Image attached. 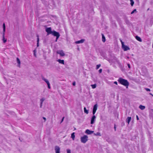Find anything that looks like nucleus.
<instances>
[{
  "label": "nucleus",
  "mask_w": 153,
  "mask_h": 153,
  "mask_svg": "<svg viewBox=\"0 0 153 153\" xmlns=\"http://www.w3.org/2000/svg\"><path fill=\"white\" fill-rule=\"evenodd\" d=\"M57 53L60 54V56H65V53L62 50H59L57 51Z\"/></svg>",
  "instance_id": "nucleus-6"
},
{
  "label": "nucleus",
  "mask_w": 153,
  "mask_h": 153,
  "mask_svg": "<svg viewBox=\"0 0 153 153\" xmlns=\"http://www.w3.org/2000/svg\"><path fill=\"white\" fill-rule=\"evenodd\" d=\"M146 90L147 91H150V90L149 89V88H145Z\"/></svg>",
  "instance_id": "nucleus-32"
},
{
  "label": "nucleus",
  "mask_w": 153,
  "mask_h": 153,
  "mask_svg": "<svg viewBox=\"0 0 153 153\" xmlns=\"http://www.w3.org/2000/svg\"><path fill=\"white\" fill-rule=\"evenodd\" d=\"M101 66V65L100 64L97 65L96 66V69L97 70Z\"/></svg>",
  "instance_id": "nucleus-27"
},
{
  "label": "nucleus",
  "mask_w": 153,
  "mask_h": 153,
  "mask_svg": "<svg viewBox=\"0 0 153 153\" xmlns=\"http://www.w3.org/2000/svg\"><path fill=\"white\" fill-rule=\"evenodd\" d=\"M36 36L37 37V46L38 47L39 46V35L38 34Z\"/></svg>",
  "instance_id": "nucleus-19"
},
{
  "label": "nucleus",
  "mask_w": 153,
  "mask_h": 153,
  "mask_svg": "<svg viewBox=\"0 0 153 153\" xmlns=\"http://www.w3.org/2000/svg\"><path fill=\"white\" fill-rule=\"evenodd\" d=\"M102 69H100L99 70V72L100 73H101L102 72Z\"/></svg>",
  "instance_id": "nucleus-31"
},
{
  "label": "nucleus",
  "mask_w": 153,
  "mask_h": 153,
  "mask_svg": "<svg viewBox=\"0 0 153 153\" xmlns=\"http://www.w3.org/2000/svg\"><path fill=\"white\" fill-rule=\"evenodd\" d=\"M73 85L74 86L75 85V82H73Z\"/></svg>",
  "instance_id": "nucleus-42"
},
{
  "label": "nucleus",
  "mask_w": 153,
  "mask_h": 153,
  "mask_svg": "<svg viewBox=\"0 0 153 153\" xmlns=\"http://www.w3.org/2000/svg\"><path fill=\"white\" fill-rule=\"evenodd\" d=\"M52 34L55 36H56L57 38V39H58L60 36V35L59 33L57 32L54 30L53 31V32Z\"/></svg>",
  "instance_id": "nucleus-3"
},
{
  "label": "nucleus",
  "mask_w": 153,
  "mask_h": 153,
  "mask_svg": "<svg viewBox=\"0 0 153 153\" xmlns=\"http://www.w3.org/2000/svg\"><path fill=\"white\" fill-rule=\"evenodd\" d=\"M55 150L56 153H60V148L58 146H55Z\"/></svg>",
  "instance_id": "nucleus-8"
},
{
  "label": "nucleus",
  "mask_w": 153,
  "mask_h": 153,
  "mask_svg": "<svg viewBox=\"0 0 153 153\" xmlns=\"http://www.w3.org/2000/svg\"><path fill=\"white\" fill-rule=\"evenodd\" d=\"M102 41L103 42H105V37L104 36V35H103V34H102Z\"/></svg>",
  "instance_id": "nucleus-20"
},
{
  "label": "nucleus",
  "mask_w": 153,
  "mask_h": 153,
  "mask_svg": "<svg viewBox=\"0 0 153 153\" xmlns=\"http://www.w3.org/2000/svg\"><path fill=\"white\" fill-rule=\"evenodd\" d=\"M2 40L4 43H5L7 42V39H5L4 38V33H3V34Z\"/></svg>",
  "instance_id": "nucleus-15"
},
{
  "label": "nucleus",
  "mask_w": 153,
  "mask_h": 153,
  "mask_svg": "<svg viewBox=\"0 0 153 153\" xmlns=\"http://www.w3.org/2000/svg\"><path fill=\"white\" fill-rule=\"evenodd\" d=\"M64 117H63L62 118V120H61V123H62V122H63V120H64Z\"/></svg>",
  "instance_id": "nucleus-35"
},
{
  "label": "nucleus",
  "mask_w": 153,
  "mask_h": 153,
  "mask_svg": "<svg viewBox=\"0 0 153 153\" xmlns=\"http://www.w3.org/2000/svg\"><path fill=\"white\" fill-rule=\"evenodd\" d=\"M3 33H4L5 30V26L4 23L3 25Z\"/></svg>",
  "instance_id": "nucleus-24"
},
{
  "label": "nucleus",
  "mask_w": 153,
  "mask_h": 153,
  "mask_svg": "<svg viewBox=\"0 0 153 153\" xmlns=\"http://www.w3.org/2000/svg\"><path fill=\"white\" fill-rule=\"evenodd\" d=\"M91 86L93 88H95L96 87V84L91 85Z\"/></svg>",
  "instance_id": "nucleus-26"
},
{
  "label": "nucleus",
  "mask_w": 153,
  "mask_h": 153,
  "mask_svg": "<svg viewBox=\"0 0 153 153\" xmlns=\"http://www.w3.org/2000/svg\"><path fill=\"white\" fill-rule=\"evenodd\" d=\"M118 81L122 85L126 86L127 88H128L129 83L127 80L120 78L118 80Z\"/></svg>",
  "instance_id": "nucleus-1"
},
{
  "label": "nucleus",
  "mask_w": 153,
  "mask_h": 153,
  "mask_svg": "<svg viewBox=\"0 0 153 153\" xmlns=\"http://www.w3.org/2000/svg\"><path fill=\"white\" fill-rule=\"evenodd\" d=\"M116 62H117L118 63H119V61L116 58Z\"/></svg>",
  "instance_id": "nucleus-41"
},
{
  "label": "nucleus",
  "mask_w": 153,
  "mask_h": 153,
  "mask_svg": "<svg viewBox=\"0 0 153 153\" xmlns=\"http://www.w3.org/2000/svg\"><path fill=\"white\" fill-rule=\"evenodd\" d=\"M121 43L122 45V47L123 45H124V42H123L122 40H121Z\"/></svg>",
  "instance_id": "nucleus-33"
},
{
  "label": "nucleus",
  "mask_w": 153,
  "mask_h": 153,
  "mask_svg": "<svg viewBox=\"0 0 153 153\" xmlns=\"http://www.w3.org/2000/svg\"><path fill=\"white\" fill-rule=\"evenodd\" d=\"M66 151L67 153H71V150L69 149H67Z\"/></svg>",
  "instance_id": "nucleus-29"
},
{
  "label": "nucleus",
  "mask_w": 153,
  "mask_h": 153,
  "mask_svg": "<svg viewBox=\"0 0 153 153\" xmlns=\"http://www.w3.org/2000/svg\"><path fill=\"white\" fill-rule=\"evenodd\" d=\"M46 31L47 33L48 34H52L53 31L51 30V27H47L46 28Z\"/></svg>",
  "instance_id": "nucleus-5"
},
{
  "label": "nucleus",
  "mask_w": 153,
  "mask_h": 153,
  "mask_svg": "<svg viewBox=\"0 0 153 153\" xmlns=\"http://www.w3.org/2000/svg\"><path fill=\"white\" fill-rule=\"evenodd\" d=\"M152 110V111H153V109Z\"/></svg>",
  "instance_id": "nucleus-47"
},
{
  "label": "nucleus",
  "mask_w": 153,
  "mask_h": 153,
  "mask_svg": "<svg viewBox=\"0 0 153 153\" xmlns=\"http://www.w3.org/2000/svg\"><path fill=\"white\" fill-rule=\"evenodd\" d=\"M114 83L117 85V82L116 81H115L114 82Z\"/></svg>",
  "instance_id": "nucleus-38"
},
{
  "label": "nucleus",
  "mask_w": 153,
  "mask_h": 153,
  "mask_svg": "<svg viewBox=\"0 0 153 153\" xmlns=\"http://www.w3.org/2000/svg\"><path fill=\"white\" fill-rule=\"evenodd\" d=\"M136 9H134L133 10V11L131 12V14H132L133 13H134L135 12H136Z\"/></svg>",
  "instance_id": "nucleus-30"
},
{
  "label": "nucleus",
  "mask_w": 153,
  "mask_h": 153,
  "mask_svg": "<svg viewBox=\"0 0 153 153\" xmlns=\"http://www.w3.org/2000/svg\"><path fill=\"white\" fill-rule=\"evenodd\" d=\"M136 118L137 120H139V117L137 115L136 116Z\"/></svg>",
  "instance_id": "nucleus-39"
},
{
  "label": "nucleus",
  "mask_w": 153,
  "mask_h": 153,
  "mask_svg": "<svg viewBox=\"0 0 153 153\" xmlns=\"http://www.w3.org/2000/svg\"><path fill=\"white\" fill-rule=\"evenodd\" d=\"M139 108L141 110H143L145 109V107L144 106H143L142 105H140L139 106Z\"/></svg>",
  "instance_id": "nucleus-18"
},
{
  "label": "nucleus",
  "mask_w": 153,
  "mask_h": 153,
  "mask_svg": "<svg viewBox=\"0 0 153 153\" xmlns=\"http://www.w3.org/2000/svg\"><path fill=\"white\" fill-rule=\"evenodd\" d=\"M150 94L151 95H152H152H153L151 94V93H150Z\"/></svg>",
  "instance_id": "nucleus-45"
},
{
  "label": "nucleus",
  "mask_w": 153,
  "mask_h": 153,
  "mask_svg": "<svg viewBox=\"0 0 153 153\" xmlns=\"http://www.w3.org/2000/svg\"><path fill=\"white\" fill-rule=\"evenodd\" d=\"M42 103H43L40 102V108L42 107Z\"/></svg>",
  "instance_id": "nucleus-36"
},
{
  "label": "nucleus",
  "mask_w": 153,
  "mask_h": 153,
  "mask_svg": "<svg viewBox=\"0 0 153 153\" xmlns=\"http://www.w3.org/2000/svg\"><path fill=\"white\" fill-rule=\"evenodd\" d=\"M131 2V6H133L134 4V2L133 0H130Z\"/></svg>",
  "instance_id": "nucleus-25"
},
{
  "label": "nucleus",
  "mask_w": 153,
  "mask_h": 153,
  "mask_svg": "<svg viewBox=\"0 0 153 153\" xmlns=\"http://www.w3.org/2000/svg\"><path fill=\"white\" fill-rule=\"evenodd\" d=\"M88 137L86 135H84L83 137H81V141L83 143H85L88 140Z\"/></svg>",
  "instance_id": "nucleus-2"
},
{
  "label": "nucleus",
  "mask_w": 153,
  "mask_h": 153,
  "mask_svg": "<svg viewBox=\"0 0 153 153\" xmlns=\"http://www.w3.org/2000/svg\"><path fill=\"white\" fill-rule=\"evenodd\" d=\"M75 137V135H74V132L72 133L71 134V137L73 140H74Z\"/></svg>",
  "instance_id": "nucleus-22"
},
{
  "label": "nucleus",
  "mask_w": 153,
  "mask_h": 153,
  "mask_svg": "<svg viewBox=\"0 0 153 153\" xmlns=\"http://www.w3.org/2000/svg\"><path fill=\"white\" fill-rule=\"evenodd\" d=\"M131 117H128L126 119V122L128 123V124H129L131 121Z\"/></svg>",
  "instance_id": "nucleus-14"
},
{
  "label": "nucleus",
  "mask_w": 153,
  "mask_h": 153,
  "mask_svg": "<svg viewBox=\"0 0 153 153\" xmlns=\"http://www.w3.org/2000/svg\"><path fill=\"white\" fill-rule=\"evenodd\" d=\"M135 38L137 40L140 42H141L142 41V40L141 38L137 36H135Z\"/></svg>",
  "instance_id": "nucleus-13"
},
{
  "label": "nucleus",
  "mask_w": 153,
  "mask_h": 153,
  "mask_svg": "<svg viewBox=\"0 0 153 153\" xmlns=\"http://www.w3.org/2000/svg\"><path fill=\"white\" fill-rule=\"evenodd\" d=\"M96 118V116L94 115L92 117L91 119V124H93L94 123Z\"/></svg>",
  "instance_id": "nucleus-7"
},
{
  "label": "nucleus",
  "mask_w": 153,
  "mask_h": 153,
  "mask_svg": "<svg viewBox=\"0 0 153 153\" xmlns=\"http://www.w3.org/2000/svg\"><path fill=\"white\" fill-rule=\"evenodd\" d=\"M42 79L43 80H44L45 82L48 85V88L49 89H50L51 88L50 85V83H49V81H48V80L47 79L43 77H42Z\"/></svg>",
  "instance_id": "nucleus-4"
},
{
  "label": "nucleus",
  "mask_w": 153,
  "mask_h": 153,
  "mask_svg": "<svg viewBox=\"0 0 153 153\" xmlns=\"http://www.w3.org/2000/svg\"><path fill=\"white\" fill-rule=\"evenodd\" d=\"M34 55L35 56V53H34Z\"/></svg>",
  "instance_id": "nucleus-46"
},
{
  "label": "nucleus",
  "mask_w": 153,
  "mask_h": 153,
  "mask_svg": "<svg viewBox=\"0 0 153 153\" xmlns=\"http://www.w3.org/2000/svg\"><path fill=\"white\" fill-rule=\"evenodd\" d=\"M124 51H127L128 50H130V48L127 46L124 45H123L122 47Z\"/></svg>",
  "instance_id": "nucleus-9"
},
{
  "label": "nucleus",
  "mask_w": 153,
  "mask_h": 153,
  "mask_svg": "<svg viewBox=\"0 0 153 153\" xmlns=\"http://www.w3.org/2000/svg\"><path fill=\"white\" fill-rule=\"evenodd\" d=\"M57 61L59 63L62 64H64V61L63 60H61L60 59H59L57 60Z\"/></svg>",
  "instance_id": "nucleus-12"
},
{
  "label": "nucleus",
  "mask_w": 153,
  "mask_h": 153,
  "mask_svg": "<svg viewBox=\"0 0 153 153\" xmlns=\"http://www.w3.org/2000/svg\"><path fill=\"white\" fill-rule=\"evenodd\" d=\"M45 99L44 98H42L40 100V102L43 103V101L45 100Z\"/></svg>",
  "instance_id": "nucleus-28"
},
{
  "label": "nucleus",
  "mask_w": 153,
  "mask_h": 153,
  "mask_svg": "<svg viewBox=\"0 0 153 153\" xmlns=\"http://www.w3.org/2000/svg\"><path fill=\"white\" fill-rule=\"evenodd\" d=\"M16 60L17 62L18 63V66L20 67L21 63L20 61L19 58H17Z\"/></svg>",
  "instance_id": "nucleus-16"
},
{
  "label": "nucleus",
  "mask_w": 153,
  "mask_h": 153,
  "mask_svg": "<svg viewBox=\"0 0 153 153\" xmlns=\"http://www.w3.org/2000/svg\"><path fill=\"white\" fill-rule=\"evenodd\" d=\"M94 134L96 136H101V134L99 132H97L96 133H94Z\"/></svg>",
  "instance_id": "nucleus-23"
},
{
  "label": "nucleus",
  "mask_w": 153,
  "mask_h": 153,
  "mask_svg": "<svg viewBox=\"0 0 153 153\" xmlns=\"http://www.w3.org/2000/svg\"><path fill=\"white\" fill-rule=\"evenodd\" d=\"M43 119H44L45 120V121H46V118L45 117H43Z\"/></svg>",
  "instance_id": "nucleus-43"
},
{
  "label": "nucleus",
  "mask_w": 153,
  "mask_h": 153,
  "mask_svg": "<svg viewBox=\"0 0 153 153\" xmlns=\"http://www.w3.org/2000/svg\"><path fill=\"white\" fill-rule=\"evenodd\" d=\"M114 129L115 131H116V127L115 125H114Z\"/></svg>",
  "instance_id": "nucleus-40"
},
{
  "label": "nucleus",
  "mask_w": 153,
  "mask_h": 153,
  "mask_svg": "<svg viewBox=\"0 0 153 153\" xmlns=\"http://www.w3.org/2000/svg\"><path fill=\"white\" fill-rule=\"evenodd\" d=\"M84 110L85 113L86 114H88V110L86 109V108L85 107H84Z\"/></svg>",
  "instance_id": "nucleus-21"
},
{
  "label": "nucleus",
  "mask_w": 153,
  "mask_h": 153,
  "mask_svg": "<svg viewBox=\"0 0 153 153\" xmlns=\"http://www.w3.org/2000/svg\"><path fill=\"white\" fill-rule=\"evenodd\" d=\"M128 68H130V65L129 64H128Z\"/></svg>",
  "instance_id": "nucleus-37"
},
{
  "label": "nucleus",
  "mask_w": 153,
  "mask_h": 153,
  "mask_svg": "<svg viewBox=\"0 0 153 153\" xmlns=\"http://www.w3.org/2000/svg\"><path fill=\"white\" fill-rule=\"evenodd\" d=\"M85 41V40L84 39H82L80 40H79L75 42L76 44H79V43H82Z\"/></svg>",
  "instance_id": "nucleus-11"
},
{
  "label": "nucleus",
  "mask_w": 153,
  "mask_h": 153,
  "mask_svg": "<svg viewBox=\"0 0 153 153\" xmlns=\"http://www.w3.org/2000/svg\"><path fill=\"white\" fill-rule=\"evenodd\" d=\"M96 112V111L93 110L92 112H93V114L94 115V114H95Z\"/></svg>",
  "instance_id": "nucleus-34"
},
{
  "label": "nucleus",
  "mask_w": 153,
  "mask_h": 153,
  "mask_svg": "<svg viewBox=\"0 0 153 153\" xmlns=\"http://www.w3.org/2000/svg\"><path fill=\"white\" fill-rule=\"evenodd\" d=\"M97 105L95 104L94 106L93 110L96 111L97 109Z\"/></svg>",
  "instance_id": "nucleus-17"
},
{
  "label": "nucleus",
  "mask_w": 153,
  "mask_h": 153,
  "mask_svg": "<svg viewBox=\"0 0 153 153\" xmlns=\"http://www.w3.org/2000/svg\"><path fill=\"white\" fill-rule=\"evenodd\" d=\"M94 132L93 131H91L89 129H87L85 131V133L88 134H90L93 133Z\"/></svg>",
  "instance_id": "nucleus-10"
},
{
  "label": "nucleus",
  "mask_w": 153,
  "mask_h": 153,
  "mask_svg": "<svg viewBox=\"0 0 153 153\" xmlns=\"http://www.w3.org/2000/svg\"><path fill=\"white\" fill-rule=\"evenodd\" d=\"M57 39H57V38L56 37V40L55 41H56V42H57Z\"/></svg>",
  "instance_id": "nucleus-44"
}]
</instances>
